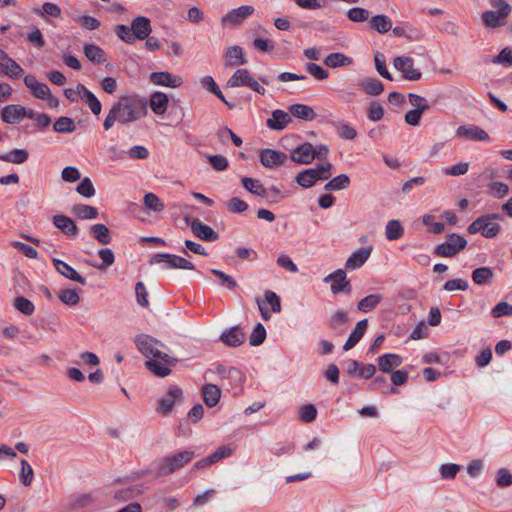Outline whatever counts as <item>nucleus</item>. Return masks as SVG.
<instances>
[{"label": "nucleus", "mask_w": 512, "mask_h": 512, "mask_svg": "<svg viewBox=\"0 0 512 512\" xmlns=\"http://www.w3.org/2000/svg\"><path fill=\"white\" fill-rule=\"evenodd\" d=\"M148 113V100L138 94L122 95L110 108L103 122L106 131L110 130L116 122L128 125L145 117Z\"/></svg>", "instance_id": "obj_1"}, {"label": "nucleus", "mask_w": 512, "mask_h": 512, "mask_svg": "<svg viewBox=\"0 0 512 512\" xmlns=\"http://www.w3.org/2000/svg\"><path fill=\"white\" fill-rule=\"evenodd\" d=\"M134 344L137 350L148 360L145 361V367L155 376L166 377L171 373L170 366H175L177 358L162 352L160 348L165 345L158 339L148 334H138L134 338Z\"/></svg>", "instance_id": "obj_2"}, {"label": "nucleus", "mask_w": 512, "mask_h": 512, "mask_svg": "<svg viewBox=\"0 0 512 512\" xmlns=\"http://www.w3.org/2000/svg\"><path fill=\"white\" fill-rule=\"evenodd\" d=\"M195 456L194 451L184 450L169 454L157 462L158 477L168 476L190 463Z\"/></svg>", "instance_id": "obj_3"}, {"label": "nucleus", "mask_w": 512, "mask_h": 512, "mask_svg": "<svg viewBox=\"0 0 512 512\" xmlns=\"http://www.w3.org/2000/svg\"><path fill=\"white\" fill-rule=\"evenodd\" d=\"M497 11L487 10L482 13V21L488 28H497L506 24V18L512 11V6L506 0H490Z\"/></svg>", "instance_id": "obj_4"}, {"label": "nucleus", "mask_w": 512, "mask_h": 512, "mask_svg": "<svg viewBox=\"0 0 512 512\" xmlns=\"http://www.w3.org/2000/svg\"><path fill=\"white\" fill-rule=\"evenodd\" d=\"M332 164L325 162L316 168H309L299 172L296 176V182L303 188L312 187L318 180H327L331 177Z\"/></svg>", "instance_id": "obj_5"}, {"label": "nucleus", "mask_w": 512, "mask_h": 512, "mask_svg": "<svg viewBox=\"0 0 512 512\" xmlns=\"http://www.w3.org/2000/svg\"><path fill=\"white\" fill-rule=\"evenodd\" d=\"M467 246V240L457 234L450 233L447 235V241L439 244L434 253L440 257H454L461 250L465 249Z\"/></svg>", "instance_id": "obj_6"}, {"label": "nucleus", "mask_w": 512, "mask_h": 512, "mask_svg": "<svg viewBox=\"0 0 512 512\" xmlns=\"http://www.w3.org/2000/svg\"><path fill=\"white\" fill-rule=\"evenodd\" d=\"M489 216L481 215L476 218L467 228L468 233L476 234L481 233L485 238H495L501 230V227L496 222H491Z\"/></svg>", "instance_id": "obj_7"}, {"label": "nucleus", "mask_w": 512, "mask_h": 512, "mask_svg": "<svg viewBox=\"0 0 512 512\" xmlns=\"http://www.w3.org/2000/svg\"><path fill=\"white\" fill-rule=\"evenodd\" d=\"M165 263L164 269H185L194 270L195 266L187 259L168 253H158L151 258V264Z\"/></svg>", "instance_id": "obj_8"}, {"label": "nucleus", "mask_w": 512, "mask_h": 512, "mask_svg": "<svg viewBox=\"0 0 512 512\" xmlns=\"http://www.w3.org/2000/svg\"><path fill=\"white\" fill-rule=\"evenodd\" d=\"M393 66L401 72L402 77L409 81H418L422 77L419 69L414 67V60L409 56H398L393 59Z\"/></svg>", "instance_id": "obj_9"}, {"label": "nucleus", "mask_w": 512, "mask_h": 512, "mask_svg": "<svg viewBox=\"0 0 512 512\" xmlns=\"http://www.w3.org/2000/svg\"><path fill=\"white\" fill-rule=\"evenodd\" d=\"M186 224L191 228L195 236L204 241L214 242L219 239V234L210 226L203 224L199 219L185 216Z\"/></svg>", "instance_id": "obj_10"}, {"label": "nucleus", "mask_w": 512, "mask_h": 512, "mask_svg": "<svg viewBox=\"0 0 512 512\" xmlns=\"http://www.w3.org/2000/svg\"><path fill=\"white\" fill-rule=\"evenodd\" d=\"M323 281L331 284V291L333 294L346 293L349 294L352 290L351 283L347 280L346 272L343 269H337L333 273L327 275Z\"/></svg>", "instance_id": "obj_11"}, {"label": "nucleus", "mask_w": 512, "mask_h": 512, "mask_svg": "<svg viewBox=\"0 0 512 512\" xmlns=\"http://www.w3.org/2000/svg\"><path fill=\"white\" fill-rule=\"evenodd\" d=\"M315 158L321 159L320 153L309 142L298 145L291 152V160L298 164H310Z\"/></svg>", "instance_id": "obj_12"}, {"label": "nucleus", "mask_w": 512, "mask_h": 512, "mask_svg": "<svg viewBox=\"0 0 512 512\" xmlns=\"http://www.w3.org/2000/svg\"><path fill=\"white\" fill-rule=\"evenodd\" d=\"M217 373L220 375L222 385L224 387L227 383L231 388L238 389L245 381V375L241 370L235 367L225 368L223 366H219L217 368Z\"/></svg>", "instance_id": "obj_13"}, {"label": "nucleus", "mask_w": 512, "mask_h": 512, "mask_svg": "<svg viewBox=\"0 0 512 512\" xmlns=\"http://www.w3.org/2000/svg\"><path fill=\"white\" fill-rule=\"evenodd\" d=\"M260 163L266 168H276L285 163L287 155L283 152L266 148L260 151Z\"/></svg>", "instance_id": "obj_14"}, {"label": "nucleus", "mask_w": 512, "mask_h": 512, "mask_svg": "<svg viewBox=\"0 0 512 512\" xmlns=\"http://www.w3.org/2000/svg\"><path fill=\"white\" fill-rule=\"evenodd\" d=\"M254 7L250 5H243L241 7L232 9L221 18V23L230 24L232 26L242 23L247 17L252 15Z\"/></svg>", "instance_id": "obj_15"}, {"label": "nucleus", "mask_w": 512, "mask_h": 512, "mask_svg": "<svg viewBox=\"0 0 512 512\" xmlns=\"http://www.w3.org/2000/svg\"><path fill=\"white\" fill-rule=\"evenodd\" d=\"M149 80L155 85L177 88L182 85L183 81L180 76L172 75L168 71L152 72Z\"/></svg>", "instance_id": "obj_16"}, {"label": "nucleus", "mask_w": 512, "mask_h": 512, "mask_svg": "<svg viewBox=\"0 0 512 512\" xmlns=\"http://www.w3.org/2000/svg\"><path fill=\"white\" fill-rule=\"evenodd\" d=\"M52 263L56 271L66 279L77 282L81 285L86 284V279L66 262L57 258H53Z\"/></svg>", "instance_id": "obj_17"}, {"label": "nucleus", "mask_w": 512, "mask_h": 512, "mask_svg": "<svg viewBox=\"0 0 512 512\" xmlns=\"http://www.w3.org/2000/svg\"><path fill=\"white\" fill-rule=\"evenodd\" d=\"M0 115L4 123L19 124L24 118V107L19 104H9L1 109Z\"/></svg>", "instance_id": "obj_18"}, {"label": "nucleus", "mask_w": 512, "mask_h": 512, "mask_svg": "<svg viewBox=\"0 0 512 512\" xmlns=\"http://www.w3.org/2000/svg\"><path fill=\"white\" fill-rule=\"evenodd\" d=\"M457 137H464L476 141H489L488 133L475 125H462L456 130Z\"/></svg>", "instance_id": "obj_19"}, {"label": "nucleus", "mask_w": 512, "mask_h": 512, "mask_svg": "<svg viewBox=\"0 0 512 512\" xmlns=\"http://www.w3.org/2000/svg\"><path fill=\"white\" fill-rule=\"evenodd\" d=\"M292 122L291 115L281 109H276L272 112V117L267 119L266 125L271 130L281 131Z\"/></svg>", "instance_id": "obj_20"}, {"label": "nucleus", "mask_w": 512, "mask_h": 512, "mask_svg": "<svg viewBox=\"0 0 512 512\" xmlns=\"http://www.w3.org/2000/svg\"><path fill=\"white\" fill-rule=\"evenodd\" d=\"M52 222L56 228L61 230L68 237H76L79 233L76 223L68 216L55 215L52 218Z\"/></svg>", "instance_id": "obj_21"}, {"label": "nucleus", "mask_w": 512, "mask_h": 512, "mask_svg": "<svg viewBox=\"0 0 512 512\" xmlns=\"http://www.w3.org/2000/svg\"><path fill=\"white\" fill-rule=\"evenodd\" d=\"M133 34L136 39H146L152 31L151 21L144 16H137L131 22Z\"/></svg>", "instance_id": "obj_22"}, {"label": "nucleus", "mask_w": 512, "mask_h": 512, "mask_svg": "<svg viewBox=\"0 0 512 512\" xmlns=\"http://www.w3.org/2000/svg\"><path fill=\"white\" fill-rule=\"evenodd\" d=\"M220 340L229 347H238L244 343L245 334L240 326H233L220 335Z\"/></svg>", "instance_id": "obj_23"}, {"label": "nucleus", "mask_w": 512, "mask_h": 512, "mask_svg": "<svg viewBox=\"0 0 512 512\" xmlns=\"http://www.w3.org/2000/svg\"><path fill=\"white\" fill-rule=\"evenodd\" d=\"M372 250V246H369L367 248H361L358 251L353 252L345 263L346 269L354 270L363 266L370 257Z\"/></svg>", "instance_id": "obj_24"}, {"label": "nucleus", "mask_w": 512, "mask_h": 512, "mask_svg": "<svg viewBox=\"0 0 512 512\" xmlns=\"http://www.w3.org/2000/svg\"><path fill=\"white\" fill-rule=\"evenodd\" d=\"M402 357L394 353L381 355L377 359L378 367L383 373H391L402 364Z\"/></svg>", "instance_id": "obj_25"}, {"label": "nucleus", "mask_w": 512, "mask_h": 512, "mask_svg": "<svg viewBox=\"0 0 512 512\" xmlns=\"http://www.w3.org/2000/svg\"><path fill=\"white\" fill-rule=\"evenodd\" d=\"M224 58L225 65L229 67H236L247 63L243 49L238 45L229 47L224 53Z\"/></svg>", "instance_id": "obj_26"}, {"label": "nucleus", "mask_w": 512, "mask_h": 512, "mask_svg": "<svg viewBox=\"0 0 512 512\" xmlns=\"http://www.w3.org/2000/svg\"><path fill=\"white\" fill-rule=\"evenodd\" d=\"M182 396V391L178 387H171L168 394L159 400V407L157 411L162 414H168L171 412L175 401Z\"/></svg>", "instance_id": "obj_27"}, {"label": "nucleus", "mask_w": 512, "mask_h": 512, "mask_svg": "<svg viewBox=\"0 0 512 512\" xmlns=\"http://www.w3.org/2000/svg\"><path fill=\"white\" fill-rule=\"evenodd\" d=\"M168 103L169 98L167 94L160 91L152 93L148 101V105L156 115H163L167 110Z\"/></svg>", "instance_id": "obj_28"}, {"label": "nucleus", "mask_w": 512, "mask_h": 512, "mask_svg": "<svg viewBox=\"0 0 512 512\" xmlns=\"http://www.w3.org/2000/svg\"><path fill=\"white\" fill-rule=\"evenodd\" d=\"M367 327H368V320L367 319L360 320L356 324L353 331L350 333L348 339L346 340V342L343 346V349L345 351L352 349L364 336Z\"/></svg>", "instance_id": "obj_29"}, {"label": "nucleus", "mask_w": 512, "mask_h": 512, "mask_svg": "<svg viewBox=\"0 0 512 512\" xmlns=\"http://www.w3.org/2000/svg\"><path fill=\"white\" fill-rule=\"evenodd\" d=\"M242 186L251 194L259 197H267L268 189L264 187L262 182L259 179L252 177H243L241 179Z\"/></svg>", "instance_id": "obj_30"}, {"label": "nucleus", "mask_w": 512, "mask_h": 512, "mask_svg": "<svg viewBox=\"0 0 512 512\" xmlns=\"http://www.w3.org/2000/svg\"><path fill=\"white\" fill-rule=\"evenodd\" d=\"M77 88L82 91V100L88 105L91 112L99 115L102 110V104L98 98L83 84H78Z\"/></svg>", "instance_id": "obj_31"}, {"label": "nucleus", "mask_w": 512, "mask_h": 512, "mask_svg": "<svg viewBox=\"0 0 512 512\" xmlns=\"http://www.w3.org/2000/svg\"><path fill=\"white\" fill-rule=\"evenodd\" d=\"M252 78V75L249 73L247 69H237L227 81L226 86L230 88H237L241 86L248 87V83H250Z\"/></svg>", "instance_id": "obj_32"}, {"label": "nucleus", "mask_w": 512, "mask_h": 512, "mask_svg": "<svg viewBox=\"0 0 512 512\" xmlns=\"http://www.w3.org/2000/svg\"><path fill=\"white\" fill-rule=\"evenodd\" d=\"M368 27L380 34H384L392 28V21L387 15L379 14L369 20Z\"/></svg>", "instance_id": "obj_33"}, {"label": "nucleus", "mask_w": 512, "mask_h": 512, "mask_svg": "<svg viewBox=\"0 0 512 512\" xmlns=\"http://www.w3.org/2000/svg\"><path fill=\"white\" fill-rule=\"evenodd\" d=\"M289 111L290 115L305 121H312L316 117L313 108L305 104H293L289 107Z\"/></svg>", "instance_id": "obj_34"}, {"label": "nucleus", "mask_w": 512, "mask_h": 512, "mask_svg": "<svg viewBox=\"0 0 512 512\" xmlns=\"http://www.w3.org/2000/svg\"><path fill=\"white\" fill-rule=\"evenodd\" d=\"M204 402L208 407H214L218 404L221 397V390L215 384H207L202 388Z\"/></svg>", "instance_id": "obj_35"}, {"label": "nucleus", "mask_w": 512, "mask_h": 512, "mask_svg": "<svg viewBox=\"0 0 512 512\" xmlns=\"http://www.w3.org/2000/svg\"><path fill=\"white\" fill-rule=\"evenodd\" d=\"M359 87L368 95L377 96L384 91V85L376 78L368 77L361 81Z\"/></svg>", "instance_id": "obj_36"}, {"label": "nucleus", "mask_w": 512, "mask_h": 512, "mask_svg": "<svg viewBox=\"0 0 512 512\" xmlns=\"http://www.w3.org/2000/svg\"><path fill=\"white\" fill-rule=\"evenodd\" d=\"M83 50L87 59L93 63L102 64L106 61L104 50L95 44H84Z\"/></svg>", "instance_id": "obj_37"}, {"label": "nucleus", "mask_w": 512, "mask_h": 512, "mask_svg": "<svg viewBox=\"0 0 512 512\" xmlns=\"http://www.w3.org/2000/svg\"><path fill=\"white\" fill-rule=\"evenodd\" d=\"M353 63V60L340 52L330 53L324 59V64L330 68L349 66Z\"/></svg>", "instance_id": "obj_38"}, {"label": "nucleus", "mask_w": 512, "mask_h": 512, "mask_svg": "<svg viewBox=\"0 0 512 512\" xmlns=\"http://www.w3.org/2000/svg\"><path fill=\"white\" fill-rule=\"evenodd\" d=\"M494 277L493 270L490 267H480L472 272V280L477 285H487L492 282Z\"/></svg>", "instance_id": "obj_39"}, {"label": "nucleus", "mask_w": 512, "mask_h": 512, "mask_svg": "<svg viewBox=\"0 0 512 512\" xmlns=\"http://www.w3.org/2000/svg\"><path fill=\"white\" fill-rule=\"evenodd\" d=\"M23 68L13 59H8V62L0 63V74L9 76L12 79H17L23 74Z\"/></svg>", "instance_id": "obj_40"}, {"label": "nucleus", "mask_w": 512, "mask_h": 512, "mask_svg": "<svg viewBox=\"0 0 512 512\" xmlns=\"http://www.w3.org/2000/svg\"><path fill=\"white\" fill-rule=\"evenodd\" d=\"M393 35L396 37H405L410 41L420 39V31L410 24L404 26H396L392 29Z\"/></svg>", "instance_id": "obj_41"}, {"label": "nucleus", "mask_w": 512, "mask_h": 512, "mask_svg": "<svg viewBox=\"0 0 512 512\" xmlns=\"http://www.w3.org/2000/svg\"><path fill=\"white\" fill-rule=\"evenodd\" d=\"M91 235L101 244L107 245L111 242L110 231L104 224L98 223L90 227Z\"/></svg>", "instance_id": "obj_42"}, {"label": "nucleus", "mask_w": 512, "mask_h": 512, "mask_svg": "<svg viewBox=\"0 0 512 512\" xmlns=\"http://www.w3.org/2000/svg\"><path fill=\"white\" fill-rule=\"evenodd\" d=\"M72 213L84 220L88 219H96L98 217V210L90 205L86 204H76L72 207Z\"/></svg>", "instance_id": "obj_43"}, {"label": "nucleus", "mask_w": 512, "mask_h": 512, "mask_svg": "<svg viewBox=\"0 0 512 512\" xmlns=\"http://www.w3.org/2000/svg\"><path fill=\"white\" fill-rule=\"evenodd\" d=\"M143 493L142 485H133L122 490H119L115 493L114 498L126 502L128 500L134 499Z\"/></svg>", "instance_id": "obj_44"}, {"label": "nucleus", "mask_w": 512, "mask_h": 512, "mask_svg": "<svg viewBox=\"0 0 512 512\" xmlns=\"http://www.w3.org/2000/svg\"><path fill=\"white\" fill-rule=\"evenodd\" d=\"M382 298L383 296L381 294H370L358 302L357 308L361 312L368 313L376 308Z\"/></svg>", "instance_id": "obj_45"}, {"label": "nucleus", "mask_w": 512, "mask_h": 512, "mask_svg": "<svg viewBox=\"0 0 512 512\" xmlns=\"http://www.w3.org/2000/svg\"><path fill=\"white\" fill-rule=\"evenodd\" d=\"M404 235V228L400 221L390 220L385 227V236L388 240L394 241L400 239Z\"/></svg>", "instance_id": "obj_46"}, {"label": "nucleus", "mask_w": 512, "mask_h": 512, "mask_svg": "<svg viewBox=\"0 0 512 512\" xmlns=\"http://www.w3.org/2000/svg\"><path fill=\"white\" fill-rule=\"evenodd\" d=\"M350 184V178L346 174H340L329 180L324 189L326 191H339L347 188Z\"/></svg>", "instance_id": "obj_47"}, {"label": "nucleus", "mask_w": 512, "mask_h": 512, "mask_svg": "<svg viewBox=\"0 0 512 512\" xmlns=\"http://www.w3.org/2000/svg\"><path fill=\"white\" fill-rule=\"evenodd\" d=\"M28 152L25 149H13L10 153L0 154V160L14 164H22L28 159Z\"/></svg>", "instance_id": "obj_48"}, {"label": "nucleus", "mask_w": 512, "mask_h": 512, "mask_svg": "<svg viewBox=\"0 0 512 512\" xmlns=\"http://www.w3.org/2000/svg\"><path fill=\"white\" fill-rule=\"evenodd\" d=\"M333 126L336 128L338 136L342 139L353 140L357 136L356 129L348 123L338 121L334 122Z\"/></svg>", "instance_id": "obj_49"}, {"label": "nucleus", "mask_w": 512, "mask_h": 512, "mask_svg": "<svg viewBox=\"0 0 512 512\" xmlns=\"http://www.w3.org/2000/svg\"><path fill=\"white\" fill-rule=\"evenodd\" d=\"M53 128L58 133H71L75 131L76 125L73 119L62 116L55 121Z\"/></svg>", "instance_id": "obj_50"}, {"label": "nucleus", "mask_w": 512, "mask_h": 512, "mask_svg": "<svg viewBox=\"0 0 512 512\" xmlns=\"http://www.w3.org/2000/svg\"><path fill=\"white\" fill-rule=\"evenodd\" d=\"M60 301L68 306H75L80 302V297L76 289H63L58 293Z\"/></svg>", "instance_id": "obj_51"}, {"label": "nucleus", "mask_w": 512, "mask_h": 512, "mask_svg": "<svg viewBox=\"0 0 512 512\" xmlns=\"http://www.w3.org/2000/svg\"><path fill=\"white\" fill-rule=\"evenodd\" d=\"M98 256L102 259L103 263L99 265L91 264L98 270H106L109 266L113 265L115 261L114 253L109 248H103L98 251Z\"/></svg>", "instance_id": "obj_52"}, {"label": "nucleus", "mask_w": 512, "mask_h": 512, "mask_svg": "<svg viewBox=\"0 0 512 512\" xmlns=\"http://www.w3.org/2000/svg\"><path fill=\"white\" fill-rule=\"evenodd\" d=\"M369 15V11L362 7L350 8L346 13L347 18L356 23L367 21L369 19Z\"/></svg>", "instance_id": "obj_53"}, {"label": "nucleus", "mask_w": 512, "mask_h": 512, "mask_svg": "<svg viewBox=\"0 0 512 512\" xmlns=\"http://www.w3.org/2000/svg\"><path fill=\"white\" fill-rule=\"evenodd\" d=\"M489 194L496 198H503L509 193L507 184L499 181H492L488 185Z\"/></svg>", "instance_id": "obj_54"}, {"label": "nucleus", "mask_w": 512, "mask_h": 512, "mask_svg": "<svg viewBox=\"0 0 512 512\" xmlns=\"http://www.w3.org/2000/svg\"><path fill=\"white\" fill-rule=\"evenodd\" d=\"M143 201L144 205L154 212H161L164 209V204L160 201L159 197L152 192L146 193Z\"/></svg>", "instance_id": "obj_55"}, {"label": "nucleus", "mask_w": 512, "mask_h": 512, "mask_svg": "<svg viewBox=\"0 0 512 512\" xmlns=\"http://www.w3.org/2000/svg\"><path fill=\"white\" fill-rule=\"evenodd\" d=\"M14 307L26 316H30L34 313V304L25 297H17L14 300Z\"/></svg>", "instance_id": "obj_56"}, {"label": "nucleus", "mask_w": 512, "mask_h": 512, "mask_svg": "<svg viewBox=\"0 0 512 512\" xmlns=\"http://www.w3.org/2000/svg\"><path fill=\"white\" fill-rule=\"evenodd\" d=\"M265 338H266L265 327L261 323H258L254 327L252 333L250 334L249 343L252 346H259L264 342Z\"/></svg>", "instance_id": "obj_57"}, {"label": "nucleus", "mask_w": 512, "mask_h": 512, "mask_svg": "<svg viewBox=\"0 0 512 512\" xmlns=\"http://www.w3.org/2000/svg\"><path fill=\"white\" fill-rule=\"evenodd\" d=\"M115 33L116 35L122 40L124 41L125 43L127 44H132L134 43L135 41V36L133 34V31H132V27L130 26H127V25H124V24H119L116 26L115 28Z\"/></svg>", "instance_id": "obj_58"}, {"label": "nucleus", "mask_w": 512, "mask_h": 512, "mask_svg": "<svg viewBox=\"0 0 512 512\" xmlns=\"http://www.w3.org/2000/svg\"><path fill=\"white\" fill-rule=\"evenodd\" d=\"M33 12L37 15H42L43 13L51 16V17H60L61 16V8L52 2H45L42 6V10L39 8H34Z\"/></svg>", "instance_id": "obj_59"}, {"label": "nucleus", "mask_w": 512, "mask_h": 512, "mask_svg": "<svg viewBox=\"0 0 512 512\" xmlns=\"http://www.w3.org/2000/svg\"><path fill=\"white\" fill-rule=\"evenodd\" d=\"M375 68L377 72L385 79L392 81L393 77L386 67L385 57L382 53L377 52L374 56Z\"/></svg>", "instance_id": "obj_60"}, {"label": "nucleus", "mask_w": 512, "mask_h": 512, "mask_svg": "<svg viewBox=\"0 0 512 512\" xmlns=\"http://www.w3.org/2000/svg\"><path fill=\"white\" fill-rule=\"evenodd\" d=\"M76 191L86 198H91L95 195V188L91 179L88 177H85L81 180V182L76 187Z\"/></svg>", "instance_id": "obj_61"}, {"label": "nucleus", "mask_w": 512, "mask_h": 512, "mask_svg": "<svg viewBox=\"0 0 512 512\" xmlns=\"http://www.w3.org/2000/svg\"><path fill=\"white\" fill-rule=\"evenodd\" d=\"M300 419L305 423H311L316 419L317 409L313 404H306L300 408Z\"/></svg>", "instance_id": "obj_62"}, {"label": "nucleus", "mask_w": 512, "mask_h": 512, "mask_svg": "<svg viewBox=\"0 0 512 512\" xmlns=\"http://www.w3.org/2000/svg\"><path fill=\"white\" fill-rule=\"evenodd\" d=\"M384 116V108L383 106L377 102L373 101L369 104L368 110H367V117L372 121H379Z\"/></svg>", "instance_id": "obj_63"}, {"label": "nucleus", "mask_w": 512, "mask_h": 512, "mask_svg": "<svg viewBox=\"0 0 512 512\" xmlns=\"http://www.w3.org/2000/svg\"><path fill=\"white\" fill-rule=\"evenodd\" d=\"M491 315L494 318H500L502 316H512V305L505 301L499 302L496 306L492 308Z\"/></svg>", "instance_id": "obj_64"}]
</instances>
